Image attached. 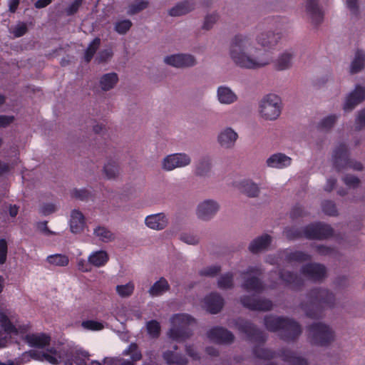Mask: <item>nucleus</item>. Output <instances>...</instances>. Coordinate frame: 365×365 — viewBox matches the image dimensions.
Segmentation results:
<instances>
[{
  "mask_svg": "<svg viewBox=\"0 0 365 365\" xmlns=\"http://www.w3.org/2000/svg\"><path fill=\"white\" fill-rule=\"evenodd\" d=\"M280 38L281 36L278 33L269 31L262 34L258 36L257 41L264 48V52L262 53V57L258 56L252 57L245 53L247 46L250 44L249 39L242 35H236L230 46V56L233 61L242 68L255 69L264 66L269 64L272 60V57L266 48L274 46Z\"/></svg>",
  "mask_w": 365,
  "mask_h": 365,
  "instance_id": "1",
  "label": "nucleus"
},
{
  "mask_svg": "<svg viewBox=\"0 0 365 365\" xmlns=\"http://www.w3.org/2000/svg\"><path fill=\"white\" fill-rule=\"evenodd\" d=\"M31 326L28 323L20 322L16 315L11 311H0V348L7 346L9 338L16 339L25 338L31 347L43 349L50 344L51 337L45 333L27 334Z\"/></svg>",
  "mask_w": 365,
  "mask_h": 365,
  "instance_id": "2",
  "label": "nucleus"
},
{
  "mask_svg": "<svg viewBox=\"0 0 365 365\" xmlns=\"http://www.w3.org/2000/svg\"><path fill=\"white\" fill-rule=\"evenodd\" d=\"M195 323V319L187 314L173 315L170 318L171 327L168 333L169 338L175 341H182L189 335L187 328Z\"/></svg>",
  "mask_w": 365,
  "mask_h": 365,
  "instance_id": "3",
  "label": "nucleus"
},
{
  "mask_svg": "<svg viewBox=\"0 0 365 365\" xmlns=\"http://www.w3.org/2000/svg\"><path fill=\"white\" fill-rule=\"evenodd\" d=\"M281 99L274 94L267 95L261 101L259 112L266 120L277 119L281 113Z\"/></svg>",
  "mask_w": 365,
  "mask_h": 365,
  "instance_id": "4",
  "label": "nucleus"
},
{
  "mask_svg": "<svg viewBox=\"0 0 365 365\" xmlns=\"http://www.w3.org/2000/svg\"><path fill=\"white\" fill-rule=\"evenodd\" d=\"M309 335L313 343L326 346L334 340L335 336L332 329L323 324H317L309 329Z\"/></svg>",
  "mask_w": 365,
  "mask_h": 365,
  "instance_id": "5",
  "label": "nucleus"
},
{
  "mask_svg": "<svg viewBox=\"0 0 365 365\" xmlns=\"http://www.w3.org/2000/svg\"><path fill=\"white\" fill-rule=\"evenodd\" d=\"M63 354L56 349H47L46 351H30L24 354V357H30L34 360L46 361L51 364H57L63 361Z\"/></svg>",
  "mask_w": 365,
  "mask_h": 365,
  "instance_id": "6",
  "label": "nucleus"
},
{
  "mask_svg": "<svg viewBox=\"0 0 365 365\" xmlns=\"http://www.w3.org/2000/svg\"><path fill=\"white\" fill-rule=\"evenodd\" d=\"M265 325L267 329L272 331L284 329L288 331L292 332L294 334L300 333V328L297 323L289 319L269 317L265 319Z\"/></svg>",
  "mask_w": 365,
  "mask_h": 365,
  "instance_id": "7",
  "label": "nucleus"
},
{
  "mask_svg": "<svg viewBox=\"0 0 365 365\" xmlns=\"http://www.w3.org/2000/svg\"><path fill=\"white\" fill-rule=\"evenodd\" d=\"M144 223L150 230L160 231L167 227L169 219L164 212H158L146 216Z\"/></svg>",
  "mask_w": 365,
  "mask_h": 365,
  "instance_id": "8",
  "label": "nucleus"
},
{
  "mask_svg": "<svg viewBox=\"0 0 365 365\" xmlns=\"http://www.w3.org/2000/svg\"><path fill=\"white\" fill-rule=\"evenodd\" d=\"M220 205L214 200H205L199 203L197 207V215L202 220L212 217L219 210Z\"/></svg>",
  "mask_w": 365,
  "mask_h": 365,
  "instance_id": "9",
  "label": "nucleus"
},
{
  "mask_svg": "<svg viewBox=\"0 0 365 365\" xmlns=\"http://www.w3.org/2000/svg\"><path fill=\"white\" fill-rule=\"evenodd\" d=\"M164 61L165 63L176 68L192 66L195 63V59L193 56L182 53L166 56Z\"/></svg>",
  "mask_w": 365,
  "mask_h": 365,
  "instance_id": "10",
  "label": "nucleus"
},
{
  "mask_svg": "<svg viewBox=\"0 0 365 365\" xmlns=\"http://www.w3.org/2000/svg\"><path fill=\"white\" fill-rule=\"evenodd\" d=\"M365 99V88L359 85L356 86L355 89L351 92L346 98L344 105L345 111L353 110L358 104Z\"/></svg>",
  "mask_w": 365,
  "mask_h": 365,
  "instance_id": "11",
  "label": "nucleus"
},
{
  "mask_svg": "<svg viewBox=\"0 0 365 365\" xmlns=\"http://www.w3.org/2000/svg\"><path fill=\"white\" fill-rule=\"evenodd\" d=\"M69 227L72 233L79 234L83 232L86 227L84 215L78 210H73L71 212Z\"/></svg>",
  "mask_w": 365,
  "mask_h": 365,
  "instance_id": "12",
  "label": "nucleus"
},
{
  "mask_svg": "<svg viewBox=\"0 0 365 365\" xmlns=\"http://www.w3.org/2000/svg\"><path fill=\"white\" fill-rule=\"evenodd\" d=\"M306 11L314 25L317 26L322 22L324 13L319 7L317 0H307Z\"/></svg>",
  "mask_w": 365,
  "mask_h": 365,
  "instance_id": "13",
  "label": "nucleus"
},
{
  "mask_svg": "<svg viewBox=\"0 0 365 365\" xmlns=\"http://www.w3.org/2000/svg\"><path fill=\"white\" fill-rule=\"evenodd\" d=\"M331 228L327 225H312L306 228L305 235L309 238H324L331 235Z\"/></svg>",
  "mask_w": 365,
  "mask_h": 365,
  "instance_id": "14",
  "label": "nucleus"
},
{
  "mask_svg": "<svg viewBox=\"0 0 365 365\" xmlns=\"http://www.w3.org/2000/svg\"><path fill=\"white\" fill-rule=\"evenodd\" d=\"M110 259L108 252L105 250L92 251L88 255V262L93 267L101 268L105 267Z\"/></svg>",
  "mask_w": 365,
  "mask_h": 365,
  "instance_id": "15",
  "label": "nucleus"
},
{
  "mask_svg": "<svg viewBox=\"0 0 365 365\" xmlns=\"http://www.w3.org/2000/svg\"><path fill=\"white\" fill-rule=\"evenodd\" d=\"M207 336L211 341L217 343H229L233 339V336L230 331L218 327L210 329Z\"/></svg>",
  "mask_w": 365,
  "mask_h": 365,
  "instance_id": "16",
  "label": "nucleus"
},
{
  "mask_svg": "<svg viewBox=\"0 0 365 365\" xmlns=\"http://www.w3.org/2000/svg\"><path fill=\"white\" fill-rule=\"evenodd\" d=\"M202 306L210 313L215 314L222 309L223 299L220 296L212 294L205 298Z\"/></svg>",
  "mask_w": 365,
  "mask_h": 365,
  "instance_id": "17",
  "label": "nucleus"
},
{
  "mask_svg": "<svg viewBox=\"0 0 365 365\" xmlns=\"http://www.w3.org/2000/svg\"><path fill=\"white\" fill-rule=\"evenodd\" d=\"M304 274L312 280H319L325 277L326 270L324 266L318 264H307L303 269Z\"/></svg>",
  "mask_w": 365,
  "mask_h": 365,
  "instance_id": "18",
  "label": "nucleus"
},
{
  "mask_svg": "<svg viewBox=\"0 0 365 365\" xmlns=\"http://www.w3.org/2000/svg\"><path fill=\"white\" fill-rule=\"evenodd\" d=\"M237 134L232 128H227L218 135V141L221 146L230 148L234 145L237 139Z\"/></svg>",
  "mask_w": 365,
  "mask_h": 365,
  "instance_id": "19",
  "label": "nucleus"
},
{
  "mask_svg": "<svg viewBox=\"0 0 365 365\" xmlns=\"http://www.w3.org/2000/svg\"><path fill=\"white\" fill-rule=\"evenodd\" d=\"M170 289V284L168 280L164 277H160L158 280L153 283L149 288L148 294L150 297H159Z\"/></svg>",
  "mask_w": 365,
  "mask_h": 365,
  "instance_id": "20",
  "label": "nucleus"
},
{
  "mask_svg": "<svg viewBox=\"0 0 365 365\" xmlns=\"http://www.w3.org/2000/svg\"><path fill=\"white\" fill-rule=\"evenodd\" d=\"M93 237L100 242L108 243L115 240V235L107 227L98 225L93 231Z\"/></svg>",
  "mask_w": 365,
  "mask_h": 365,
  "instance_id": "21",
  "label": "nucleus"
},
{
  "mask_svg": "<svg viewBox=\"0 0 365 365\" xmlns=\"http://www.w3.org/2000/svg\"><path fill=\"white\" fill-rule=\"evenodd\" d=\"M46 262L51 267H66L69 264V258L63 254H53L46 257Z\"/></svg>",
  "mask_w": 365,
  "mask_h": 365,
  "instance_id": "22",
  "label": "nucleus"
},
{
  "mask_svg": "<svg viewBox=\"0 0 365 365\" xmlns=\"http://www.w3.org/2000/svg\"><path fill=\"white\" fill-rule=\"evenodd\" d=\"M194 9V4L190 1H184L178 4L169 11V14L172 16H179L185 15Z\"/></svg>",
  "mask_w": 365,
  "mask_h": 365,
  "instance_id": "23",
  "label": "nucleus"
},
{
  "mask_svg": "<svg viewBox=\"0 0 365 365\" xmlns=\"http://www.w3.org/2000/svg\"><path fill=\"white\" fill-rule=\"evenodd\" d=\"M271 242L269 235H264L254 240L250 245L249 249L253 253L259 252L266 249Z\"/></svg>",
  "mask_w": 365,
  "mask_h": 365,
  "instance_id": "24",
  "label": "nucleus"
},
{
  "mask_svg": "<svg viewBox=\"0 0 365 365\" xmlns=\"http://www.w3.org/2000/svg\"><path fill=\"white\" fill-rule=\"evenodd\" d=\"M115 289L119 297L127 299L134 293L135 283L133 281H129L125 284H119L115 286Z\"/></svg>",
  "mask_w": 365,
  "mask_h": 365,
  "instance_id": "25",
  "label": "nucleus"
},
{
  "mask_svg": "<svg viewBox=\"0 0 365 365\" xmlns=\"http://www.w3.org/2000/svg\"><path fill=\"white\" fill-rule=\"evenodd\" d=\"M365 66V53L362 50H357L355 57L351 62L350 72L357 73L360 72Z\"/></svg>",
  "mask_w": 365,
  "mask_h": 365,
  "instance_id": "26",
  "label": "nucleus"
},
{
  "mask_svg": "<svg viewBox=\"0 0 365 365\" xmlns=\"http://www.w3.org/2000/svg\"><path fill=\"white\" fill-rule=\"evenodd\" d=\"M237 188L248 196L255 197L259 193V187L254 182L245 180L239 182L237 185Z\"/></svg>",
  "mask_w": 365,
  "mask_h": 365,
  "instance_id": "27",
  "label": "nucleus"
},
{
  "mask_svg": "<svg viewBox=\"0 0 365 365\" xmlns=\"http://www.w3.org/2000/svg\"><path fill=\"white\" fill-rule=\"evenodd\" d=\"M217 97L220 103L230 104L236 101V95L227 87L220 86L217 90Z\"/></svg>",
  "mask_w": 365,
  "mask_h": 365,
  "instance_id": "28",
  "label": "nucleus"
},
{
  "mask_svg": "<svg viewBox=\"0 0 365 365\" xmlns=\"http://www.w3.org/2000/svg\"><path fill=\"white\" fill-rule=\"evenodd\" d=\"M118 81V75L115 73L104 74L101 80L100 85L103 91H109L113 88Z\"/></svg>",
  "mask_w": 365,
  "mask_h": 365,
  "instance_id": "29",
  "label": "nucleus"
},
{
  "mask_svg": "<svg viewBox=\"0 0 365 365\" xmlns=\"http://www.w3.org/2000/svg\"><path fill=\"white\" fill-rule=\"evenodd\" d=\"M293 53L290 52H284L279 56L276 61L274 66L278 71H283L289 68L292 64Z\"/></svg>",
  "mask_w": 365,
  "mask_h": 365,
  "instance_id": "30",
  "label": "nucleus"
},
{
  "mask_svg": "<svg viewBox=\"0 0 365 365\" xmlns=\"http://www.w3.org/2000/svg\"><path fill=\"white\" fill-rule=\"evenodd\" d=\"M101 43V39L98 37L95 38L88 45L86 50L84 59L89 63L95 55Z\"/></svg>",
  "mask_w": 365,
  "mask_h": 365,
  "instance_id": "31",
  "label": "nucleus"
},
{
  "mask_svg": "<svg viewBox=\"0 0 365 365\" xmlns=\"http://www.w3.org/2000/svg\"><path fill=\"white\" fill-rule=\"evenodd\" d=\"M242 303L245 306L252 309H259V310H268L272 307V303L268 300L264 301H246L245 299L242 300Z\"/></svg>",
  "mask_w": 365,
  "mask_h": 365,
  "instance_id": "32",
  "label": "nucleus"
},
{
  "mask_svg": "<svg viewBox=\"0 0 365 365\" xmlns=\"http://www.w3.org/2000/svg\"><path fill=\"white\" fill-rule=\"evenodd\" d=\"M163 359L168 364L183 365L187 363L185 359L173 354L172 351H167L163 353Z\"/></svg>",
  "mask_w": 365,
  "mask_h": 365,
  "instance_id": "33",
  "label": "nucleus"
},
{
  "mask_svg": "<svg viewBox=\"0 0 365 365\" xmlns=\"http://www.w3.org/2000/svg\"><path fill=\"white\" fill-rule=\"evenodd\" d=\"M148 4L149 2L145 0L136 1L130 5H129L127 13L128 15L137 14L140 11H143L144 9H147Z\"/></svg>",
  "mask_w": 365,
  "mask_h": 365,
  "instance_id": "34",
  "label": "nucleus"
},
{
  "mask_svg": "<svg viewBox=\"0 0 365 365\" xmlns=\"http://www.w3.org/2000/svg\"><path fill=\"white\" fill-rule=\"evenodd\" d=\"M81 327L87 331H101L104 329L103 323L96 320H85L81 322Z\"/></svg>",
  "mask_w": 365,
  "mask_h": 365,
  "instance_id": "35",
  "label": "nucleus"
},
{
  "mask_svg": "<svg viewBox=\"0 0 365 365\" xmlns=\"http://www.w3.org/2000/svg\"><path fill=\"white\" fill-rule=\"evenodd\" d=\"M332 160H349L348 148L346 144L340 143L333 152Z\"/></svg>",
  "mask_w": 365,
  "mask_h": 365,
  "instance_id": "36",
  "label": "nucleus"
},
{
  "mask_svg": "<svg viewBox=\"0 0 365 365\" xmlns=\"http://www.w3.org/2000/svg\"><path fill=\"white\" fill-rule=\"evenodd\" d=\"M146 329L148 335L152 338H157L160 332V323L155 320H151L146 324Z\"/></svg>",
  "mask_w": 365,
  "mask_h": 365,
  "instance_id": "37",
  "label": "nucleus"
},
{
  "mask_svg": "<svg viewBox=\"0 0 365 365\" xmlns=\"http://www.w3.org/2000/svg\"><path fill=\"white\" fill-rule=\"evenodd\" d=\"M188 165V161H161L160 166L164 170L171 171L175 168H183Z\"/></svg>",
  "mask_w": 365,
  "mask_h": 365,
  "instance_id": "38",
  "label": "nucleus"
},
{
  "mask_svg": "<svg viewBox=\"0 0 365 365\" xmlns=\"http://www.w3.org/2000/svg\"><path fill=\"white\" fill-rule=\"evenodd\" d=\"M104 173L108 178L115 177L119 173V168L115 161H108L104 165Z\"/></svg>",
  "mask_w": 365,
  "mask_h": 365,
  "instance_id": "39",
  "label": "nucleus"
},
{
  "mask_svg": "<svg viewBox=\"0 0 365 365\" xmlns=\"http://www.w3.org/2000/svg\"><path fill=\"white\" fill-rule=\"evenodd\" d=\"M132 26V22L128 20H122L115 25V30L119 34H125Z\"/></svg>",
  "mask_w": 365,
  "mask_h": 365,
  "instance_id": "40",
  "label": "nucleus"
},
{
  "mask_svg": "<svg viewBox=\"0 0 365 365\" xmlns=\"http://www.w3.org/2000/svg\"><path fill=\"white\" fill-rule=\"evenodd\" d=\"M336 120V115H331L323 118L319 123V128L322 130H329L334 125Z\"/></svg>",
  "mask_w": 365,
  "mask_h": 365,
  "instance_id": "41",
  "label": "nucleus"
},
{
  "mask_svg": "<svg viewBox=\"0 0 365 365\" xmlns=\"http://www.w3.org/2000/svg\"><path fill=\"white\" fill-rule=\"evenodd\" d=\"M123 354L130 355L133 361H138L141 359V354L135 344H131L127 349L124 350Z\"/></svg>",
  "mask_w": 365,
  "mask_h": 365,
  "instance_id": "42",
  "label": "nucleus"
},
{
  "mask_svg": "<svg viewBox=\"0 0 365 365\" xmlns=\"http://www.w3.org/2000/svg\"><path fill=\"white\" fill-rule=\"evenodd\" d=\"M180 240L187 245H196L199 242V237L191 233L184 232L180 235Z\"/></svg>",
  "mask_w": 365,
  "mask_h": 365,
  "instance_id": "43",
  "label": "nucleus"
},
{
  "mask_svg": "<svg viewBox=\"0 0 365 365\" xmlns=\"http://www.w3.org/2000/svg\"><path fill=\"white\" fill-rule=\"evenodd\" d=\"M244 287L248 291H259L262 287L260 282L255 277L248 279Z\"/></svg>",
  "mask_w": 365,
  "mask_h": 365,
  "instance_id": "44",
  "label": "nucleus"
},
{
  "mask_svg": "<svg viewBox=\"0 0 365 365\" xmlns=\"http://www.w3.org/2000/svg\"><path fill=\"white\" fill-rule=\"evenodd\" d=\"M232 285V277L230 274L222 276L218 281V286L221 289H227Z\"/></svg>",
  "mask_w": 365,
  "mask_h": 365,
  "instance_id": "45",
  "label": "nucleus"
},
{
  "mask_svg": "<svg viewBox=\"0 0 365 365\" xmlns=\"http://www.w3.org/2000/svg\"><path fill=\"white\" fill-rule=\"evenodd\" d=\"M103 362L106 365H133L130 361L119 358H105Z\"/></svg>",
  "mask_w": 365,
  "mask_h": 365,
  "instance_id": "46",
  "label": "nucleus"
},
{
  "mask_svg": "<svg viewBox=\"0 0 365 365\" xmlns=\"http://www.w3.org/2000/svg\"><path fill=\"white\" fill-rule=\"evenodd\" d=\"M77 268L82 272H90L92 270V264L89 263L88 259H79L77 261Z\"/></svg>",
  "mask_w": 365,
  "mask_h": 365,
  "instance_id": "47",
  "label": "nucleus"
},
{
  "mask_svg": "<svg viewBox=\"0 0 365 365\" xmlns=\"http://www.w3.org/2000/svg\"><path fill=\"white\" fill-rule=\"evenodd\" d=\"M57 206L53 203H46L41 206L40 212L43 215H48L57 210Z\"/></svg>",
  "mask_w": 365,
  "mask_h": 365,
  "instance_id": "48",
  "label": "nucleus"
},
{
  "mask_svg": "<svg viewBox=\"0 0 365 365\" xmlns=\"http://www.w3.org/2000/svg\"><path fill=\"white\" fill-rule=\"evenodd\" d=\"M8 245L4 239L0 240V264L5 263L7 257Z\"/></svg>",
  "mask_w": 365,
  "mask_h": 365,
  "instance_id": "49",
  "label": "nucleus"
},
{
  "mask_svg": "<svg viewBox=\"0 0 365 365\" xmlns=\"http://www.w3.org/2000/svg\"><path fill=\"white\" fill-rule=\"evenodd\" d=\"M113 56V52L110 49H105L101 51L96 57L98 63H104L109 60Z\"/></svg>",
  "mask_w": 365,
  "mask_h": 365,
  "instance_id": "50",
  "label": "nucleus"
},
{
  "mask_svg": "<svg viewBox=\"0 0 365 365\" xmlns=\"http://www.w3.org/2000/svg\"><path fill=\"white\" fill-rule=\"evenodd\" d=\"M210 169L208 161H198L196 165V174L203 175L206 174Z\"/></svg>",
  "mask_w": 365,
  "mask_h": 365,
  "instance_id": "51",
  "label": "nucleus"
},
{
  "mask_svg": "<svg viewBox=\"0 0 365 365\" xmlns=\"http://www.w3.org/2000/svg\"><path fill=\"white\" fill-rule=\"evenodd\" d=\"M218 19L216 14L206 16L202 28L205 30L210 29Z\"/></svg>",
  "mask_w": 365,
  "mask_h": 365,
  "instance_id": "52",
  "label": "nucleus"
},
{
  "mask_svg": "<svg viewBox=\"0 0 365 365\" xmlns=\"http://www.w3.org/2000/svg\"><path fill=\"white\" fill-rule=\"evenodd\" d=\"M37 229L42 235L45 236H51L56 235V232L48 229L46 222H38L37 224Z\"/></svg>",
  "mask_w": 365,
  "mask_h": 365,
  "instance_id": "53",
  "label": "nucleus"
},
{
  "mask_svg": "<svg viewBox=\"0 0 365 365\" xmlns=\"http://www.w3.org/2000/svg\"><path fill=\"white\" fill-rule=\"evenodd\" d=\"M346 4L353 15L359 14L358 0H346Z\"/></svg>",
  "mask_w": 365,
  "mask_h": 365,
  "instance_id": "54",
  "label": "nucleus"
},
{
  "mask_svg": "<svg viewBox=\"0 0 365 365\" xmlns=\"http://www.w3.org/2000/svg\"><path fill=\"white\" fill-rule=\"evenodd\" d=\"M269 168L282 169L289 165V161H267Z\"/></svg>",
  "mask_w": 365,
  "mask_h": 365,
  "instance_id": "55",
  "label": "nucleus"
},
{
  "mask_svg": "<svg viewBox=\"0 0 365 365\" xmlns=\"http://www.w3.org/2000/svg\"><path fill=\"white\" fill-rule=\"evenodd\" d=\"M323 210L327 215H334L336 213L335 205L331 202H326L323 205Z\"/></svg>",
  "mask_w": 365,
  "mask_h": 365,
  "instance_id": "56",
  "label": "nucleus"
},
{
  "mask_svg": "<svg viewBox=\"0 0 365 365\" xmlns=\"http://www.w3.org/2000/svg\"><path fill=\"white\" fill-rule=\"evenodd\" d=\"M14 120V116L10 115H0V128H5L13 123Z\"/></svg>",
  "mask_w": 365,
  "mask_h": 365,
  "instance_id": "57",
  "label": "nucleus"
},
{
  "mask_svg": "<svg viewBox=\"0 0 365 365\" xmlns=\"http://www.w3.org/2000/svg\"><path fill=\"white\" fill-rule=\"evenodd\" d=\"M344 182L349 187H356L358 186L359 181L356 177L346 176L344 178Z\"/></svg>",
  "mask_w": 365,
  "mask_h": 365,
  "instance_id": "58",
  "label": "nucleus"
},
{
  "mask_svg": "<svg viewBox=\"0 0 365 365\" xmlns=\"http://www.w3.org/2000/svg\"><path fill=\"white\" fill-rule=\"evenodd\" d=\"M163 160H190V158L185 153H175L167 155Z\"/></svg>",
  "mask_w": 365,
  "mask_h": 365,
  "instance_id": "59",
  "label": "nucleus"
},
{
  "mask_svg": "<svg viewBox=\"0 0 365 365\" xmlns=\"http://www.w3.org/2000/svg\"><path fill=\"white\" fill-rule=\"evenodd\" d=\"M356 123L359 129L365 126V109L359 112L358 116L356 119Z\"/></svg>",
  "mask_w": 365,
  "mask_h": 365,
  "instance_id": "60",
  "label": "nucleus"
},
{
  "mask_svg": "<svg viewBox=\"0 0 365 365\" xmlns=\"http://www.w3.org/2000/svg\"><path fill=\"white\" fill-rule=\"evenodd\" d=\"M27 31V27L24 24L18 25L14 31L15 36L21 37L24 36Z\"/></svg>",
  "mask_w": 365,
  "mask_h": 365,
  "instance_id": "61",
  "label": "nucleus"
},
{
  "mask_svg": "<svg viewBox=\"0 0 365 365\" xmlns=\"http://www.w3.org/2000/svg\"><path fill=\"white\" fill-rule=\"evenodd\" d=\"M52 0H37L34 4L36 9H43L48 6Z\"/></svg>",
  "mask_w": 365,
  "mask_h": 365,
  "instance_id": "62",
  "label": "nucleus"
},
{
  "mask_svg": "<svg viewBox=\"0 0 365 365\" xmlns=\"http://www.w3.org/2000/svg\"><path fill=\"white\" fill-rule=\"evenodd\" d=\"M267 160H292V158L287 156L286 155H284L283 153H278L272 155Z\"/></svg>",
  "mask_w": 365,
  "mask_h": 365,
  "instance_id": "63",
  "label": "nucleus"
},
{
  "mask_svg": "<svg viewBox=\"0 0 365 365\" xmlns=\"http://www.w3.org/2000/svg\"><path fill=\"white\" fill-rule=\"evenodd\" d=\"M19 5V0H9V11L11 13L16 12Z\"/></svg>",
  "mask_w": 365,
  "mask_h": 365,
  "instance_id": "64",
  "label": "nucleus"
}]
</instances>
